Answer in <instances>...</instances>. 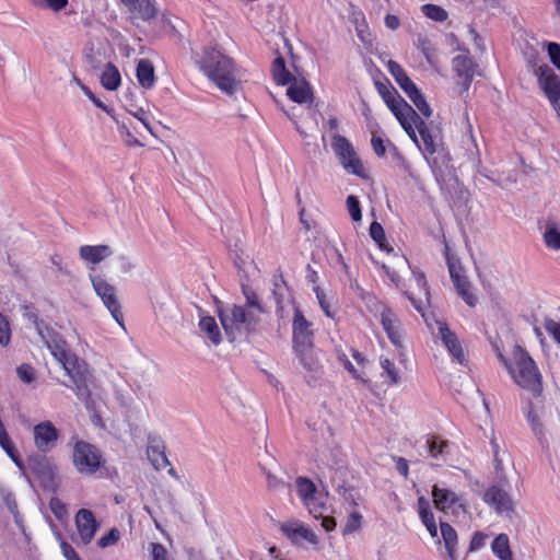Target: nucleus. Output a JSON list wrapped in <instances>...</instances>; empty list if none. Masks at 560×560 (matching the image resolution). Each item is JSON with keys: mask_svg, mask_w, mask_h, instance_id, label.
I'll list each match as a JSON object with an SVG mask.
<instances>
[{"mask_svg": "<svg viewBox=\"0 0 560 560\" xmlns=\"http://www.w3.org/2000/svg\"><path fill=\"white\" fill-rule=\"evenodd\" d=\"M293 343L295 351H304L313 348L312 323L296 307L293 317Z\"/></svg>", "mask_w": 560, "mask_h": 560, "instance_id": "15", "label": "nucleus"}, {"mask_svg": "<svg viewBox=\"0 0 560 560\" xmlns=\"http://www.w3.org/2000/svg\"><path fill=\"white\" fill-rule=\"evenodd\" d=\"M32 471L40 479L46 488L55 486L56 466L45 456H35L28 460Z\"/></svg>", "mask_w": 560, "mask_h": 560, "instance_id": "23", "label": "nucleus"}, {"mask_svg": "<svg viewBox=\"0 0 560 560\" xmlns=\"http://www.w3.org/2000/svg\"><path fill=\"white\" fill-rule=\"evenodd\" d=\"M200 67L210 81L228 95H233L242 89V81L233 60L221 51L206 49Z\"/></svg>", "mask_w": 560, "mask_h": 560, "instance_id": "1", "label": "nucleus"}, {"mask_svg": "<svg viewBox=\"0 0 560 560\" xmlns=\"http://www.w3.org/2000/svg\"><path fill=\"white\" fill-rule=\"evenodd\" d=\"M66 374L72 384V389L79 398L90 397L89 383L92 380V372L89 364L75 353H71L60 362Z\"/></svg>", "mask_w": 560, "mask_h": 560, "instance_id": "6", "label": "nucleus"}, {"mask_svg": "<svg viewBox=\"0 0 560 560\" xmlns=\"http://www.w3.org/2000/svg\"><path fill=\"white\" fill-rule=\"evenodd\" d=\"M219 317L222 327L231 341H234L244 329H247L256 322L252 311L246 312L242 306L233 305L221 308Z\"/></svg>", "mask_w": 560, "mask_h": 560, "instance_id": "8", "label": "nucleus"}, {"mask_svg": "<svg viewBox=\"0 0 560 560\" xmlns=\"http://www.w3.org/2000/svg\"><path fill=\"white\" fill-rule=\"evenodd\" d=\"M281 530L293 544H301L303 540L312 545L318 544L316 534L299 521L283 523Z\"/></svg>", "mask_w": 560, "mask_h": 560, "instance_id": "24", "label": "nucleus"}, {"mask_svg": "<svg viewBox=\"0 0 560 560\" xmlns=\"http://www.w3.org/2000/svg\"><path fill=\"white\" fill-rule=\"evenodd\" d=\"M388 71L406 94L416 89V84L409 79L404 69L396 61H388Z\"/></svg>", "mask_w": 560, "mask_h": 560, "instance_id": "35", "label": "nucleus"}, {"mask_svg": "<svg viewBox=\"0 0 560 560\" xmlns=\"http://www.w3.org/2000/svg\"><path fill=\"white\" fill-rule=\"evenodd\" d=\"M432 497L435 508L443 512L448 510L455 511L456 509L462 510L464 513L467 512L466 500L447 488L435 485L432 489Z\"/></svg>", "mask_w": 560, "mask_h": 560, "instance_id": "17", "label": "nucleus"}, {"mask_svg": "<svg viewBox=\"0 0 560 560\" xmlns=\"http://www.w3.org/2000/svg\"><path fill=\"white\" fill-rule=\"evenodd\" d=\"M272 295L276 302L277 312H282L284 302L290 300L289 289L282 278L275 279Z\"/></svg>", "mask_w": 560, "mask_h": 560, "instance_id": "38", "label": "nucleus"}, {"mask_svg": "<svg viewBox=\"0 0 560 560\" xmlns=\"http://www.w3.org/2000/svg\"><path fill=\"white\" fill-rule=\"evenodd\" d=\"M260 467L266 476L269 489L277 490L284 486V481L278 476L280 467L275 458H268Z\"/></svg>", "mask_w": 560, "mask_h": 560, "instance_id": "29", "label": "nucleus"}, {"mask_svg": "<svg viewBox=\"0 0 560 560\" xmlns=\"http://www.w3.org/2000/svg\"><path fill=\"white\" fill-rule=\"evenodd\" d=\"M288 85L287 95L291 101L305 105L310 116L307 120H294L295 128L306 140V145L312 149V152L316 153L318 151L316 140L319 138V129L316 113L311 108L314 102L313 90L304 78L294 77Z\"/></svg>", "mask_w": 560, "mask_h": 560, "instance_id": "2", "label": "nucleus"}, {"mask_svg": "<svg viewBox=\"0 0 560 560\" xmlns=\"http://www.w3.org/2000/svg\"><path fill=\"white\" fill-rule=\"evenodd\" d=\"M84 58L92 70H101L110 58V45L104 36H92L84 47Z\"/></svg>", "mask_w": 560, "mask_h": 560, "instance_id": "12", "label": "nucleus"}, {"mask_svg": "<svg viewBox=\"0 0 560 560\" xmlns=\"http://www.w3.org/2000/svg\"><path fill=\"white\" fill-rule=\"evenodd\" d=\"M314 292L316 294V298L318 300V303L320 305V308L324 311V313L326 314V316L328 317H334L335 315V310L332 308V304L330 303V301L327 299V295L326 293L324 292V290L319 287H315L314 288Z\"/></svg>", "mask_w": 560, "mask_h": 560, "instance_id": "44", "label": "nucleus"}, {"mask_svg": "<svg viewBox=\"0 0 560 560\" xmlns=\"http://www.w3.org/2000/svg\"><path fill=\"white\" fill-rule=\"evenodd\" d=\"M73 81L81 86L83 93L100 108H102L103 110H105L106 113L110 114V110L109 108L102 102L100 101L98 98H96L93 93L85 86L81 83V81L77 78V77H73Z\"/></svg>", "mask_w": 560, "mask_h": 560, "instance_id": "58", "label": "nucleus"}, {"mask_svg": "<svg viewBox=\"0 0 560 560\" xmlns=\"http://www.w3.org/2000/svg\"><path fill=\"white\" fill-rule=\"evenodd\" d=\"M429 452L433 457H438L439 455H443L447 453L448 442L444 440H439L438 438H433L429 440Z\"/></svg>", "mask_w": 560, "mask_h": 560, "instance_id": "47", "label": "nucleus"}, {"mask_svg": "<svg viewBox=\"0 0 560 560\" xmlns=\"http://www.w3.org/2000/svg\"><path fill=\"white\" fill-rule=\"evenodd\" d=\"M11 338L9 323H0V345L8 346Z\"/></svg>", "mask_w": 560, "mask_h": 560, "instance_id": "63", "label": "nucleus"}, {"mask_svg": "<svg viewBox=\"0 0 560 560\" xmlns=\"http://www.w3.org/2000/svg\"><path fill=\"white\" fill-rule=\"evenodd\" d=\"M381 366L389 380V384L394 385L400 381V376L393 361L387 358H381Z\"/></svg>", "mask_w": 560, "mask_h": 560, "instance_id": "43", "label": "nucleus"}, {"mask_svg": "<svg viewBox=\"0 0 560 560\" xmlns=\"http://www.w3.org/2000/svg\"><path fill=\"white\" fill-rule=\"evenodd\" d=\"M538 84L553 105L560 118V79L548 65L539 66L536 70Z\"/></svg>", "mask_w": 560, "mask_h": 560, "instance_id": "13", "label": "nucleus"}, {"mask_svg": "<svg viewBox=\"0 0 560 560\" xmlns=\"http://www.w3.org/2000/svg\"><path fill=\"white\" fill-rule=\"evenodd\" d=\"M413 281L417 285V292L408 289L405 293L410 300L411 304L418 312H422L424 310V302L429 300V290L427 285V281L423 273L413 275Z\"/></svg>", "mask_w": 560, "mask_h": 560, "instance_id": "28", "label": "nucleus"}, {"mask_svg": "<svg viewBox=\"0 0 560 560\" xmlns=\"http://www.w3.org/2000/svg\"><path fill=\"white\" fill-rule=\"evenodd\" d=\"M295 487L300 499L304 506L308 510L315 518H322V526L327 532H331L336 527V521L334 517L324 516L325 505L319 502L316 492L317 488L315 483L307 477H298L295 479Z\"/></svg>", "mask_w": 560, "mask_h": 560, "instance_id": "5", "label": "nucleus"}, {"mask_svg": "<svg viewBox=\"0 0 560 560\" xmlns=\"http://www.w3.org/2000/svg\"><path fill=\"white\" fill-rule=\"evenodd\" d=\"M72 463L78 472L93 475L102 467L103 456L93 444L77 440L73 444Z\"/></svg>", "mask_w": 560, "mask_h": 560, "instance_id": "9", "label": "nucleus"}, {"mask_svg": "<svg viewBox=\"0 0 560 560\" xmlns=\"http://www.w3.org/2000/svg\"><path fill=\"white\" fill-rule=\"evenodd\" d=\"M119 132H120V136L122 137L126 145H128V147H141L142 145V143L132 135V132L129 130V128L125 124L119 125Z\"/></svg>", "mask_w": 560, "mask_h": 560, "instance_id": "54", "label": "nucleus"}, {"mask_svg": "<svg viewBox=\"0 0 560 560\" xmlns=\"http://www.w3.org/2000/svg\"><path fill=\"white\" fill-rule=\"evenodd\" d=\"M377 90L387 107L395 115L404 130L413 142L417 136L407 121L410 116H416V110L397 93L395 89L389 90L386 85L377 83Z\"/></svg>", "mask_w": 560, "mask_h": 560, "instance_id": "7", "label": "nucleus"}, {"mask_svg": "<svg viewBox=\"0 0 560 560\" xmlns=\"http://www.w3.org/2000/svg\"><path fill=\"white\" fill-rule=\"evenodd\" d=\"M371 143H372L373 150L377 156L385 155L386 149H385L384 141L382 138L373 136Z\"/></svg>", "mask_w": 560, "mask_h": 560, "instance_id": "64", "label": "nucleus"}, {"mask_svg": "<svg viewBox=\"0 0 560 560\" xmlns=\"http://www.w3.org/2000/svg\"><path fill=\"white\" fill-rule=\"evenodd\" d=\"M546 246L553 250L560 249V224L553 220H548L542 233Z\"/></svg>", "mask_w": 560, "mask_h": 560, "instance_id": "32", "label": "nucleus"}, {"mask_svg": "<svg viewBox=\"0 0 560 560\" xmlns=\"http://www.w3.org/2000/svg\"><path fill=\"white\" fill-rule=\"evenodd\" d=\"M365 303L369 311L380 319V323L392 343L397 348H401L404 329L398 316L393 312V310L372 295H368L365 298Z\"/></svg>", "mask_w": 560, "mask_h": 560, "instance_id": "4", "label": "nucleus"}, {"mask_svg": "<svg viewBox=\"0 0 560 560\" xmlns=\"http://www.w3.org/2000/svg\"><path fill=\"white\" fill-rule=\"evenodd\" d=\"M548 54L551 62L560 69V45L557 43L548 44Z\"/></svg>", "mask_w": 560, "mask_h": 560, "instance_id": "61", "label": "nucleus"}, {"mask_svg": "<svg viewBox=\"0 0 560 560\" xmlns=\"http://www.w3.org/2000/svg\"><path fill=\"white\" fill-rule=\"evenodd\" d=\"M199 328L214 346H219L221 343L222 338L220 328L213 317H202L199 322Z\"/></svg>", "mask_w": 560, "mask_h": 560, "instance_id": "37", "label": "nucleus"}, {"mask_svg": "<svg viewBox=\"0 0 560 560\" xmlns=\"http://www.w3.org/2000/svg\"><path fill=\"white\" fill-rule=\"evenodd\" d=\"M136 75L139 84L144 89H151L155 83L154 67L148 59L139 60Z\"/></svg>", "mask_w": 560, "mask_h": 560, "instance_id": "30", "label": "nucleus"}, {"mask_svg": "<svg viewBox=\"0 0 560 560\" xmlns=\"http://www.w3.org/2000/svg\"><path fill=\"white\" fill-rule=\"evenodd\" d=\"M244 294H245V298H246V305L249 308L256 310L258 313H262L264 312V308L260 305L258 296H257V294L253 290L244 289Z\"/></svg>", "mask_w": 560, "mask_h": 560, "instance_id": "55", "label": "nucleus"}, {"mask_svg": "<svg viewBox=\"0 0 560 560\" xmlns=\"http://www.w3.org/2000/svg\"><path fill=\"white\" fill-rule=\"evenodd\" d=\"M346 202H347V209H348V212H349L351 219L354 222L361 221L362 213H361V207H360L359 199L355 196L350 195V196H348Z\"/></svg>", "mask_w": 560, "mask_h": 560, "instance_id": "46", "label": "nucleus"}, {"mask_svg": "<svg viewBox=\"0 0 560 560\" xmlns=\"http://www.w3.org/2000/svg\"><path fill=\"white\" fill-rule=\"evenodd\" d=\"M49 506L58 520L65 518L68 514L66 505L58 498H52L49 502Z\"/></svg>", "mask_w": 560, "mask_h": 560, "instance_id": "56", "label": "nucleus"}, {"mask_svg": "<svg viewBox=\"0 0 560 560\" xmlns=\"http://www.w3.org/2000/svg\"><path fill=\"white\" fill-rule=\"evenodd\" d=\"M499 358L518 386L530 392L536 397L540 396L542 392V376L535 361L522 347H514L512 363H509L501 353Z\"/></svg>", "mask_w": 560, "mask_h": 560, "instance_id": "3", "label": "nucleus"}, {"mask_svg": "<svg viewBox=\"0 0 560 560\" xmlns=\"http://www.w3.org/2000/svg\"><path fill=\"white\" fill-rule=\"evenodd\" d=\"M3 501L8 510L11 512V514L14 517L15 523L21 526L22 525V517L19 512L18 502L15 500V497L11 492H7L3 494Z\"/></svg>", "mask_w": 560, "mask_h": 560, "instance_id": "45", "label": "nucleus"}, {"mask_svg": "<svg viewBox=\"0 0 560 560\" xmlns=\"http://www.w3.org/2000/svg\"><path fill=\"white\" fill-rule=\"evenodd\" d=\"M370 235L378 244L380 248H382V249L386 248L385 232H384L383 226L378 222L374 221L371 223Z\"/></svg>", "mask_w": 560, "mask_h": 560, "instance_id": "48", "label": "nucleus"}, {"mask_svg": "<svg viewBox=\"0 0 560 560\" xmlns=\"http://www.w3.org/2000/svg\"><path fill=\"white\" fill-rule=\"evenodd\" d=\"M149 457L152 460L153 465L159 468H164L168 465V460L163 452L159 450V447H151L148 451Z\"/></svg>", "mask_w": 560, "mask_h": 560, "instance_id": "49", "label": "nucleus"}, {"mask_svg": "<svg viewBox=\"0 0 560 560\" xmlns=\"http://www.w3.org/2000/svg\"><path fill=\"white\" fill-rule=\"evenodd\" d=\"M447 266L457 293L469 306H475L477 298L470 292V283L467 278L460 275V266L451 258H447Z\"/></svg>", "mask_w": 560, "mask_h": 560, "instance_id": "22", "label": "nucleus"}, {"mask_svg": "<svg viewBox=\"0 0 560 560\" xmlns=\"http://www.w3.org/2000/svg\"><path fill=\"white\" fill-rule=\"evenodd\" d=\"M417 46L423 52L427 60L431 62L434 51L431 42L425 36L419 35L417 38Z\"/></svg>", "mask_w": 560, "mask_h": 560, "instance_id": "53", "label": "nucleus"}, {"mask_svg": "<svg viewBox=\"0 0 560 560\" xmlns=\"http://www.w3.org/2000/svg\"><path fill=\"white\" fill-rule=\"evenodd\" d=\"M90 280L96 295L101 298L103 304L109 311L113 318L122 326L124 314L121 312V305L117 296L116 288L101 276L90 275Z\"/></svg>", "mask_w": 560, "mask_h": 560, "instance_id": "10", "label": "nucleus"}, {"mask_svg": "<svg viewBox=\"0 0 560 560\" xmlns=\"http://www.w3.org/2000/svg\"><path fill=\"white\" fill-rule=\"evenodd\" d=\"M132 115L143 124L144 128L151 133H153L152 127L149 121L148 113L144 108L140 107L136 112L132 113Z\"/></svg>", "mask_w": 560, "mask_h": 560, "instance_id": "62", "label": "nucleus"}, {"mask_svg": "<svg viewBox=\"0 0 560 560\" xmlns=\"http://www.w3.org/2000/svg\"><path fill=\"white\" fill-rule=\"evenodd\" d=\"M300 357V361L303 366L310 372H316L318 370V361L313 355L312 348L304 351H296Z\"/></svg>", "mask_w": 560, "mask_h": 560, "instance_id": "42", "label": "nucleus"}, {"mask_svg": "<svg viewBox=\"0 0 560 560\" xmlns=\"http://www.w3.org/2000/svg\"><path fill=\"white\" fill-rule=\"evenodd\" d=\"M272 75L278 84L287 85L294 78L285 68L284 59L278 57L272 63Z\"/></svg>", "mask_w": 560, "mask_h": 560, "instance_id": "39", "label": "nucleus"}, {"mask_svg": "<svg viewBox=\"0 0 560 560\" xmlns=\"http://www.w3.org/2000/svg\"><path fill=\"white\" fill-rule=\"evenodd\" d=\"M441 535L444 540V545L447 551V555L452 560H456V546H457V533L456 530L447 523H441L440 525Z\"/></svg>", "mask_w": 560, "mask_h": 560, "instance_id": "36", "label": "nucleus"}, {"mask_svg": "<svg viewBox=\"0 0 560 560\" xmlns=\"http://www.w3.org/2000/svg\"><path fill=\"white\" fill-rule=\"evenodd\" d=\"M35 328L45 346L59 363L72 353L67 348L66 340L58 334L50 331L43 320L35 319Z\"/></svg>", "mask_w": 560, "mask_h": 560, "instance_id": "14", "label": "nucleus"}, {"mask_svg": "<svg viewBox=\"0 0 560 560\" xmlns=\"http://www.w3.org/2000/svg\"><path fill=\"white\" fill-rule=\"evenodd\" d=\"M411 127V129L417 135L419 132L421 143L417 138L418 142H415L417 147L425 154L432 155L436 152L438 145V136L432 132L429 126L423 121V119L416 113V116H410L407 120Z\"/></svg>", "mask_w": 560, "mask_h": 560, "instance_id": "16", "label": "nucleus"}, {"mask_svg": "<svg viewBox=\"0 0 560 560\" xmlns=\"http://www.w3.org/2000/svg\"><path fill=\"white\" fill-rule=\"evenodd\" d=\"M340 360L343 362L345 368L352 374V376L357 380H360L362 383H366L368 380L364 377L365 373L363 371L365 359L364 357L358 352L352 351V358L355 361V366L347 357L346 354H342L339 357Z\"/></svg>", "mask_w": 560, "mask_h": 560, "instance_id": "31", "label": "nucleus"}, {"mask_svg": "<svg viewBox=\"0 0 560 560\" xmlns=\"http://www.w3.org/2000/svg\"><path fill=\"white\" fill-rule=\"evenodd\" d=\"M103 67L104 70L101 75L102 85L108 91L117 90L121 81L118 69L109 61Z\"/></svg>", "mask_w": 560, "mask_h": 560, "instance_id": "33", "label": "nucleus"}, {"mask_svg": "<svg viewBox=\"0 0 560 560\" xmlns=\"http://www.w3.org/2000/svg\"><path fill=\"white\" fill-rule=\"evenodd\" d=\"M113 255V249L109 245H83L79 248V257L86 265H97L109 258Z\"/></svg>", "mask_w": 560, "mask_h": 560, "instance_id": "26", "label": "nucleus"}, {"mask_svg": "<svg viewBox=\"0 0 560 560\" xmlns=\"http://www.w3.org/2000/svg\"><path fill=\"white\" fill-rule=\"evenodd\" d=\"M492 552L500 560H514L513 552L510 547V539L506 534H499L491 542Z\"/></svg>", "mask_w": 560, "mask_h": 560, "instance_id": "34", "label": "nucleus"}, {"mask_svg": "<svg viewBox=\"0 0 560 560\" xmlns=\"http://www.w3.org/2000/svg\"><path fill=\"white\" fill-rule=\"evenodd\" d=\"M421 10L425 16L433 21L443 22L447 19V12L436 4H424Z\"/></svg>", "mask_w": 560, "mask_h": 560, "instance_id": "41", "label": "nucleus"}, {"mask_svg": "<svg viewBox=\"0 0 560 560\" xmlns=\"http://www.w3.org/2000/svg\"><path fill=\"white\" fill-rule=\"evenodd\" d=\"M361 514L358 512H353L349 515L348 521L343 527V534L354 533L360 528L361 525Z\"/></svg>", "mask_w": 560, "mask_h": 560, "instance_id": "52", "label": "nucleus"}, {"mask_svg": "<svg viewBox=\"0 0 560 560\" xmlns=\"http://www.w3.org/2000/svg\"><path fill=\"white\" fill-rule=\"evenodd\" d=\"M120 538V533L117 528H112L109 533L97 540L100 548H106L115 545Z\"/></svg>", "mask_w": 560, "mask_h": 560, "instance_id": "50", "label": "nucleus"}, {"mask_svg": "<svg viewBox=\"0 0 560 560\" xmlns=\"http://www.w3.org/2000/svg\"><path fill=\"white\" fill-rule=\"evenodd\" d=\"M483 501L492 506L497 514L512 517L514 502L511 495L498 486H492L483 494Z\"/></svg>", "mask_w": 560, "mask_h": 560, "instance_id": "18", "label": "nucleus"}, {"mask_svg": "<svg viewBox=\"0 0 560 560\" xmlns=\"http://www.w3.org/2000/svg\"><path fill=\"white\" fill-rule=\"evenodd\" d=\"M545 328L548 331V334H550L553 337V339L560 345V323L553 319H548L545 323Z\"/></svg>", "mask_w": 560, "mask_h": 560, "instance_id": "60", "label": "nucleus"}, {"mask_svg": "<svg viewBox=\"0 0 560 560\" xmlns=\"http://www.w3.org/2000/svg\"><path fill=\"white\" fill-rule=\"evenodd\" d=\"M453 69L458 78V83L463 85L464 90H467L475 73L472 60L467 55H458L453 59Z\"/></svg>", "mask_w": 560, "mask_h": 560, "instance_id": "27", "label": "nucleus"}, {"mask_svg": "<svg viewBox=\"0 0 560 560\" xmlns=\"http://www.w3.org/2000/svg\"><path fill=\"white\" fill-rule=\"evenodd\" d=\"M487 535L482 532H476L470 540L468 550L475 552L486 545Z\"/></svg>", "mask_w": 560, "mask_h": 560, "instance_id": "57", "label": "nucleus"}, {"mask_svg": "<svg viewBox=\"0 0 560 560\" xmlns=\"http://www.w3.org/2000/svg\"><path fill=\"white\" fill-rule=\"evenodd\" d=\"M151 553L153 560H168L167 550L162 544H151Z\"/></svg>", "mask_w": 560, "mask_h": 560, "instance_id": "59", "label": "nucleus"}, {"mask_svg": "<svg viewBox=\"0 0 560 560\" xmlns=\"http://www.w3.org/2000/svg\"><path fill=\"white\" fill-rule=\"evenodd\" d=\"M438 331L436 336L441 339L444 347L448 350L453 359L459 364L466 363V357L464 349L457 338V336L450 330L446 323L436 322Z\"/></svg>", "mask_w": 560, "mask_h": 560, "instance_id": "21", "label": "nucleus"}, {"mask_svg": "<svg viewBox=\"0 0 560 560\" xmlns=\"http://www.w3.org/2000/svg\"><path fill=\"white\" fill-rule=\"evenodd\" d=\"M34 443L38 451L47 453L58 440V430L50 421H43L33 429Z\"/></svg>", "mask_w": 560, "mask_h": 560, "instance_id": "20", "label": "nucleus"}, {"mask_svg": "<svg viewBox=\"0 0 560 560\" xmlns=\"http://www.w3.org/2000/svg\"><path fill=\"white\" fill-rule=\"evenodd\" d=\"M407 95L424 117H430L432 115L430 105L427 103L418 88L413 89V91L409 92Z\"/></svg>", "mask_w": 560, "mask_h": 560, "instance_id": "40", "label": "nucleus"}, {"mask_svg": "<svg viewBox=\"0 0 560 560\" xmlns=\"http://www.w3.org/2000/svg\"><path fill=\"white\" fill-rule=\"evenodd\" d=\"M128 9L130 19L151 21L156 16L158 10L154 0H120Z\"/></svg>", "mask_w": 560, "mask_h": 560, "instance_id": "25", "label": "nucleus"}, {"mask_svg": "<svg viewBox=\"0 0 560 560\" xmlns=\"http://www.w3.org/2000/svg\"><path fill=\"white\" fill-rule=\"evenodd\" d=\"M77 538L74 541H80L82 545H89L98 528V523L92 511L88 509H80L75 514Z\"/></svg>", "mask_w": 560, "mask_h": 560, "instance_id": "19", "label": "nucleus"}, {"mask_svg": "<svg viewBox=\"0 0 560 560\" xmlns=\"http://www.w3.org/2000/svg\"><path fill=\"white\" fill-rule=\"evenodd\" d=\"M331 148L345 170L360 177H365L364 167L358 158L353 145L347 138L335 133L331 138Z\"/></svg>", "mask_w": 560, "mask_h": 560, "instance_id": "11", "label": "nucleus"}, {"mask_svg": "<svg viewBox=\"0 0 560 560\" xmlns=\"http://www.w3.org/2000/svg\"><path fill=\"white\" fill-rule=\"evenodd\" d=\"M19 378L24 383H32L35 380V370L30 364H22L16 369Z\"/></svg>", "mask_w": 560, "mask_h": 560, "instance_id": "51", "label": "nucleus"}]
</instances>
